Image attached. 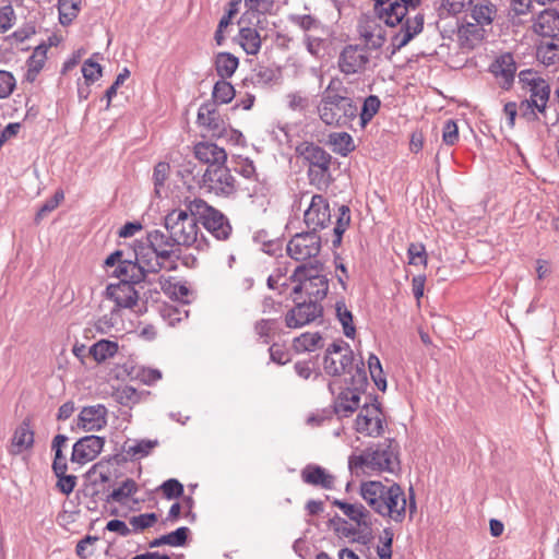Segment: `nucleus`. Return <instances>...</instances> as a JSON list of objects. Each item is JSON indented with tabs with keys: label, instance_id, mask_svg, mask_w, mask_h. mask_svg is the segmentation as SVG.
<instances>
[{
	"label": "nucleus",
	"instance_id": "1",
	"mask_svg": "<svg viewBox=\"0 0 559 559\" xmlns=\"http://www.w3.org/2000/svg\"><path fill=\"white\" fill-rule=\"evenodd\" d=\"M376 17L389 27L400 26L391 36V55L396 53L415 36L423 32L424 15L416 13L409 16V11L416 10L421 0H372Z\"/></svg>",
	"mask_w": 559,
	"mask_h": 559
},
{
	"label": "nucleus",
	"instance_id": "2",
	"mask_svg": "<svg viewBox=\"0 0 559 559\" xmlns=\"http://www.w3.org/2000/svg\"><path fill=\"white\" fill-rule=\"evenodd\" d=\"M360 496L366 503L383 518L402 523L406 516V496L402 487L392 483L386 486L381 481L369 480L360 485Z\"/></svg>",
	"mask_w": 559,
	"mask_h": 559
},
{
	"label": "nucleus",
	"instance_id": "3",
	"mask_svg": "<svg viewBox=\"0 0 559 559\" xmlns=\"http://www.w3.org/2000/svg\"><path fill=\"white\" fill-rule=\"evenodd\" d=\"M321 121L331 127H347L358 116V105L338 80H331L317 106Z\"/></svg>",
	"mask_w": 559,
	"mask_h": 559
},
{
	"label": "nucleus",
	"instance_id": "4",
	"mask_svg": "<svg viewBox=\"0 0 559 559\" xmlns=\"http://www.w3.org/2000/svg\"><path fill=\"white\" fill-rule=\"evenodd\" d=\"M365 467L377 472L400 471L397 442L394 439H386L367 448L361 454H352L348 457V468L352 473H358Z\"/></svg>",
	"mask_w": 559,
	"mask_h": 559
},
{
	"label": "nucleus",
	"instance_id": "5",
	"mask_svg": "<svg viewBox=\"0 0 559 559\" xmlns=\"http://www.w3.org/2000/svg\"><path fill=\"white\" fill-rule=\"evenodd\" d=\"M368 386L365 365L358 366L350 378L333 380L329 383L330 392L335 396L333 404L338 418L348 417L360 407V396Z\"/></svg>",
	"mask_w": 559,
	"mask_h": 559
},
{
	"label": "nucleus",
	"instance_id": "6",
	"mask_svg": "<svg viewBox=\"0 0 559 559\" xmlns=\"http://www.w3.org/2000/svg\"><path fill=\"white\" fill-rule=\"evenodd\" d=\"M164 227L171 235V241L177 247H194L197 250H205L209 247L207 240L201 235L199 237L198 215L181 209L169 212L164 217Z\"/></svg>",
	"mask_w": 559,
	"mask_h": 559
},
{
	"label": "nucleus",
	"instance_id": "7",
	"mask_svg": "<svg viewBox=\"0 0 559 559\" xmlns=\"http://www.w3.org/2000/svg\"><path fill=\"white\" fill-rule=\"evenodd\" d=\"M134 261L126 260L119 264L114 271V275L127 276L133 282H143L146 273H158L163 269L174 271L177 267V264L159 260L155 250L143 241L134 247Z\"/></svg>",
	"mask_w": 559,
	"mask_h": 559
},
{
	"label": "nucleus",
	"instance_id": "8",
	"mask_svg": "<svg viewBox=\"0 0 559 559\" xmlns=\"http://www.w3.org/2000/svg\"><path fill=\"white\" fill-rule=\"evenodd\" d=\"M296 155L308 167L309 182L319 188L328 187L332 181V156L323 147L313 142H301L295 148Z\"/></svg>",
	"mask_w": 559,
	"mask_h": 559
},
{
	"label": "nucleus",
	"instance_id": "9",
	"mask_svg": "<svg viewBox=\"0 0 559 559\" xmlns=\"http://www.w3.org/2000/svg\"><path fill=\"white\" fill-rule=\"evenodd\" d=\"M187 207L193 215H198L199 222L217 240H227L231 234L229 219L217 209L211 206L202 199H193L187 203Z\"/></svg>",
	"mask_w": 559,
	"mask_h": 559
},
{
	"label": "nucleus",
	"instance_id": "10",
	"mask_svg": "<svg viewBox=\"0 0 559 559\" xmlns=\"http://www.w3.org/2000/svg\"><path fill=\"white\" fill-rule=\"evenodd\" d=\"M372 55L358 44L343 47L337 58V68L344 75H360L372 69Z\"/></svg>",
	"mask_w": 559,
	"mask_h": 559
},
{
	"label": "nucleus",
	"instance_id": "11",
	"mask_svg": "<svg viewBox=\"0 0 559 559\" xmlns=\"http://www.w3.org/2000/svg\"><path fill=\"white\" fill-rule=\"evenodd\" d=\"M308 198H310V200L304 212V223L308 230L318 234L319 230L329 227L332 222L330 203L322 194L310 195L309 192H302L300 194V202Z\"/></svg>",
	"mask_w": 559,
	"mask_h": 559
},
{
	"label": "nucleus",
	"instance_id": "12",
	"mask_svg": "<svg viewBox=\"0 0 559 559\" xmlns=\"http://www.w3.org/2000/svg\"><path fill=\"white\" fill-rule=\"evenodd\" d=\"M200 187L206 192L229 197L236 191V179L225 164L207 166Z\"/></svg>",
	"mask_w": 559,
	"mask_h": 559
},
{
	"label": "nucleus",
	"instance_id": "13",
	"mask_svg": "<svg viewBox=\"0 0 559 559\" xmlns=\"http://www.w3.org/2000/svg\"><path fill=\"white\" fill-rule=\"evenodd\" d=\"M377 397L373 402H365L355 420V429L357 432L367 437L377 438L384 431V420L382 411Z\"/></svg>",
	"mask_w": 559,
	"mask_h": 559
},
{
	"label": "nucleus",
	"instance_id": "14",
	"mask_svg": "<svg viewBox=\"0 0 559 559\" xmlns=\"http://www.w3.org/2000/svg\"><path fill=\"white\" fill-rule=\"evenodd\" d=\"M322 238L314 231L296 234L287 243L288 255L296 261L316 258L321 250Z\"/></svg>",
	"mask_w": 559,
	"mask_h": 559
},
{
	"label": "nucleus",
	"instance_id": "15",
	"mask_svg": "<svg viewBox=\"0 0 559 559\" xmlns=\"http://www.w3.org/2000/svg\"><path fill=\"white\" fill-rule=\"evenodd\" d=\"M121 281L118 284H109L106 288V297L115 302V308L131 309L139 300V293L134 288L135 284L141 282H133L127 276H118Z\"/></svg>",
	"mask_w": 559,
	"mask_h": 559
},
{
	"label": "nucleus",
	"instance_id": "16",
	"mask_svg": "<svg viewBox=\"0 0 559 559\" xmlns=\"http://www.w3.org/2000/svg\"><path fill=\"white\" fill-rule=\"evenodd\" d=\"M105 438L88 435L80 438L72 448L71 462L84 465L95 460L103 451Z\"/></svg>",
	"mask_w": 559,
	"mask_h": 559
},
{
	"label": "nucleus",
	"instance_id": "17",
	"mask_svg": "<svg viewBox=\"0 0 559 559\" xmlns=\"http://www.w3.org/2000/svg\"><path fill=\"white\" fill-rule=\"evenodd\" d=\"M323 307L316 300L309 299L308 301L297 302L296 306L287 312L285 323L289 329L301 328L321 317Z\"/></svg>",
	"mask_w": 559,
	"mask_h": 559
},
{
	"label": "nucleus",
	"instance_id": "18",
	"mask_svg": "<svg viewBox=\"0 0 559 559\" xmlns=\"http://www.w3.org/2000/svg\"><path fill=\"white\" fill-rule=\"evenodd\" d=\"M170 238L173 237L167 231L154 229L147 233L145 242L155 250L159 260L177 264L180 250Z\"/></svg>",
	"mask_w": 559,
	"mask_h": 559
},
{
	"label": "nucleus",
	"instance_id": "19",
	"mask_svg": "<svg viewBox=\"0 0 559 559\" xmlns=\"http://www.w3.org/2000/svg\"><path fill=\"white\" fill-rule=\"evenodd\" d=\"M364 364L361 360L354 364V353L349 345L344 346V354L336 357L324 356L323 368L324 371L332 377H338L341 374H348L350 378L358 366Z\"/></svg>",
	"mask_w": 559,
	"mask_h": 559
},
{
	"label": "nucleus",
	"instance_id": "20",
	"mask_svg": "<svg viewBox=\"0 0 559 559\" xmlns=\"http://www.w3.org/2000/svg\"><path fill=\"white\" fill-rule=\"evenodd\" d=\"M358 33L364 40L362 47L370 53L378 51L384 45L385 32L376 20L367 19L358 25Z\"/></svg>",
	"mask_w": 559,
	"mask_h": 559
},
{
	"label": "nucleus",
	"instance_id": "21",
	"mask_svg": "<svg viewBox=\"0 0 559 559\" xmlns=\"http://www.w3.org/2000/svg\"><path fill=\"white\" fill-rule=\"evenodd\" d=\"M489 71L499 81L502 88L509 90L514 81L516 64L511 53H503L495 59Z\"/></svg>",
	"mask_w": 559,
	"mask_h": 559
},
{
	"label": "nucleus",
	"instance_id": "22",
	"mask_svg": "<svg viewBox=\"0 0 559 559\" xmlns=\"http://www.w3.org/2000/svg\"><path fill=\"white\" fill-rule=\"evenodd\" d=\"M106 424L107 408L102 404L83 407L78 417V426L85 431H98Z\"/></svg>",
	"mask_w": 559,
	"mask_h": 559
},
{
	"label": "nucleus",
	"instance_id": "23",
	"mask_svg": "<svg viewBox=\"0 0 559 559\" xmlns=\"http://www.w3.org/2000/svg\"><path fill=\"white\" fill-rule=\"evenodd\" d=\"M158 445L157 440H127L122 445V454H115L111 460L117 464L128 460H136L147 456Z\"/></svg>",
	"mask_w": 559,
	"mask_h": 559
},
{
	"label": "nucleus",
	"instance_id": "24",
	"mask_svg": "<svg viewBox=\"0 0 559 559\" xmlns=\"http://www.w3.org/2000/svg\"><path fill=\"white\" fill-rule=\"evenodd\" d=\"M215 103L206 102L198 110V123L207 128L214 135H221L225 130V123L222 119Z\"/></svg>",
	"mask_w": 559,
	"mask_h": 559
},
{
	"label": "nucleus",
	"instance_id": "25",
	"mask_svg": "<svg viewBox=\"0 0 559 559\" xmlns=\"http://www.w3.org/2000/svg\"><path fill=\"white\" fill-rule=\"evenodd\" d=\"M534 31L543 37L556 38L559 36V10L545 9L534 22Z\"/></svg>",
	"mask_w": 559,
	"mask_h": 559
},
{
	"label": "nucleus",
	"instance_id": "26",
	"mask_svg": "<svg viewBox=\"0 0 559 559\" xmlns=\"http://www.w3.org/2000/svg\"><path fill=\"white\" fill-rule=\"evenodd\" d=\"M485 27L478 23L466 22L457 28V39L464 49H473L485 38Z\"/></svg>",
	"mask_w": 559,
	"mask_h": 559
},
{
	"label": "nucleus",
	"instance_id": "27",
	"mask_svg": "<svg viewBox=\"0 0 559 559\" xmlns=\"http://www.w3.org/2000/svg\"><path fill=\"white\" fill-rule=\"evenodd\" d=\"M195 157L207 166L225 164L227 154L223 147L212 142H200L194 146Z\"/></svg>",
	"mask_w": 559,
	"mask_h": 559
},
{
	"label": "nucleus",
	"instance_id": "28",
	"mask_svg": "<svg viewBox=\"0 0 559 559\" xmlns=\"http://www.w3.org/2000/svg\"><path fill=\"white\" fill-rule=\"evenodd\" d=\"M312 281L304 282L302 284H297L293 288L294 294H299L305 292L310 300H316L319 302L323 298H325L329 290V280L326 275L322 276H311Z\"/></svg>",
	"mask_w": 559,
	"mask_h": 559
},
{
	"label": "nucleus",
	"instance_id": "29",
	"mask_svg": "<svg viewBox=\"0 0 559 559\" xmlns=\"http://www.w3.org/2000/svg\"><path fill=\"white\" fill-rule=\"evenodd\" d=\"M34 444V431L31 426V420L25 418L15 429L11 445L12 453L19 454L23 451L29 450Z\"/></svg>",
	"mask_w": 559,
	"mask_h": 559
},
{
	"label": "nucleus",
	"instance_id": "30",
	"mask_svg": "<svg viewBox=\"0 0 559 559\" xmlns=\"http://www.w3.org/2000/svg\"><path fill=\"white\" fill-rule=\"evenodd\" d=\"M301 478L306 484L320 486L323 489L334 487V476L319 465H307L301 472Z\"/></svg>",
	"mask_w": 559,
	"mask_h": 559
},
{
	"label": "nucleus",
	"instance_id": "31",
	"mask_svg": "<svg viewBox=\"0 0 559 559\" xmlns=\"http://www.w3.org/2000/svg\"><path fill=\"white\" fill-rule=\"evenodd\" d=\"M333 504L358 526L369 527V511L362 504L348 503L338 499H335Z\"/></svg>",
	"mask_w": 559,
	"mask_h": 559
},
{
	"label": "nucleus",
	"instance_id": "32",
	"mask_svg": "<svg viewBox=\"0 0 559 559\" xmlns=\"http://www.w3.org/2000/svg\"><path fill=\"white\" fill-rule=\"evenodd\" d=\"M471 7V17L475 23H478L484 27L492 23L497 14V8L495 4L488 0H475Z\"/></svg>",
	"mask_w": 559,
	"mask_h": 559
},
{
	"label": "nucleus",
	"instance_id": "33",
	"mask_svg": "<svg viewBox=\"0 0 559 559\" xmlns=\"http://www.w3.org/2000/svg\"><path fill=\"white\" fill-rule=\"evenodd\" d=\"M239 66V59L230 52H218L214 58V68L221 79L227 80L234 75Z\"/></svg>",
	"mask_w": 559,
	"mask_h": 559
},
{
	"label": "nucleus",
	"instance_id": "34",
	"mask_svg": "<svg viewBox=\"0 0 559 559\" xmlns=\"http://www.w3.org/2000/svg\"><path fill=\"white\" fill-rule=\"evenodd\" d=\"M530 96L539 102L538 112L545 115L550 97V85L543 78H533L528 81Z\"/></svg>",
	"mask_w": 559,
	"mask_h": 559
},
{
	"label": "nucleus",
	"instance_id": "35",
	"mask_svg": "<svg viewBox=\"0 0 559 559\" xmlns=\"http://www.w3.org/2000/svg\"><path fill=\"white\" fill-rule=\"evenodd\" d=\"M189 534L190 528L187 526H181L175 530L174 532L154 538L153 540L150 542L148 547L156 548L163 545H168L171 547H181L186 545Z\"/></svg>",
	"mask_w": 559,
	"mask_h": 559
},
{
	"label": "nucleus",
	"instance_id": "36",
	"mask_svg": "<svg viewBox=\"0 0 559 559\" xmlns=\"http://www.w3.org/2000/svg\"><path fill=\"white\" fill-rule=\"evenodd\" d=\"M237 39L248 55L254 56L261 49V36L255 28L240 27Z\"/></svg>",
	"mask_w": 559,
	"mask_h": 559
},
{
	"label": "nucleus",
	"instance_id": "37",
	"mask_svg": "<svg viewBox=\"0 0 559 559\" xmlns=\"http://www.w3.org/2000/svg\"><path fill=\"white\" fill-rule=\"evenodd\" d=\"M293 346L297 353L314 352L323 347V338L319 332H306L294 340Z\"/></svg>",
	"mask_w": 559,
	"mask_h": 559
},
{
	"label": "nucleus",
	"instance_id": "38",
	"mask_svg": "<svg viewBox=\"0 0 559 559\" xmlns=\"http://www.w3.org/2000/svg\"><path fill=\"white\" fill-rule=\"evenodd\" d=\"M118 349L119 346L117 342L100 340L90 347L88 353L97 362H104L108 358L114 357L118 353Z\"/></svg>",
	"mask_w": 559,
	"mask_h": 559
},
{
	"label": "nucleus",
	"instance_id": "39",
	"mask_svg": "<svg viewBox=\"0 0 559 559\" xmlns=\"http://www.w3.org/2000/svg\"><path fill=\"white\" fill-rule=\"evenodd\" d=\"M332 151L341 156H347L355 150L353 138L347 132H333L329 135Z\"/></svg>",
	"mask_w": 559,
	"mask_h": 559
},
{
	"label": "nucleus",
	"instance_id": "40",
	"mask_svg": "<svg viewBox=\"0 0 559 559\" xmlns=\"http://www.w3.org/2000/svg\"><path fill=\"white\" fill-rule=\"evenodd\" d=\"M350 224V210L347 205H341L338 207L336 222L333 227V239L332 245L337 248L342 243L343 234L349 227Z\"/></svg>",
	"mask_w": 559,
	"mask_h": 559
},
{
	"label": "nucleus",
	"instance_id": "41",
	"mask_svg": "<svg viewBox=\"0 0 559 559\" xmlns=\"http://www.w3.org/2000/svg\"><path fill=\"white\" fill-rule=\"evenodd\" d=\"M235 97V88L227 80H218L212 91V102L217 105L228 104Z\"/></svg>",
	"mask_w": 559,
	"mask_h": 559
},
{
	"label": "nucleus",
	"instance_id": "42",
	"mask_svg": "<svg viewBox=\"0 0 559 559\" xmlns=\"http://www.w3.org/2000/svg\"><path fill=\"white\" fill-rule=\"evenodd\" d=\"M322 263L318 260L310 262L309 264H301L297 266L292 275L294 282L302 284L304 282L312 281L311 276H322Z\"/></svg>",
	"mask_w": 559,
	"mask_h": 559
},
{
	"label": "nucleus",
	"instance_id": "43",
	"mask_svg": "<svg viewBox=\"0 0 559 559\" xmlns=\"http://www.w3.org/2000/svg\"><path fill=\"white\" fill-rule=\"evenodd\" d=\"M336 318L343 326L345 336L354 337L356 333L355 325L353 323V313L347 309L344 299L337 300L335 304Z\"/></svg>",
	"mask_w": 559,
	"mask_h": 559
},
{
	"label": "nucleus",
	"instance_id": "44",
	"mask_svg": "<svg viewBox=\"0 0 559 559\" xmlns=\"http://www.w3.org/2000/svg\"><path fill=\"white\" fill-rule=\"evenodd\" d=\"M381 106V100L377 95H369L365 98L361 110L358 114L359 122L365 128L378 114Z\"/></svg>",
	"mask_w": 559,
	"mask_h": 559
},
{
	"label": "nucleus",
	"instance_id": "45",
	"mask_svg": "<svg viewBox=\"0 0 559 559\" xmlns=\"http://www.w3.org/2000/svg\"><path fill=\"white\" fill-rule=\"evenodd\" d=\"M138 491V485L136 483L131 479L127 478L122 481V484L114 489L107 497V502H119L122 503L124 500L130 498L132 495H134Z\"/></svg>",
	"mask_w": 559,
	"mask_h": 559
},
{
	"label": "nucleus",
	"instance_id": "46",
	"mask_svg": "<svg viewBox=\"0 0 559 559\" xmlns=\"http://www.w3.org/2000/svg\"><path fill=\"white\" fill-rule=\"evenodd\" d=\"M290 22L293 24H295L296 26L300 27L307 34H310V32H320V31L323 33L322 23L318 19H316L314 16H312L310 14L292 15Z\"/></svg>",
	"mask_w": 559,
	"mask_h": 559
},
{
	"label": "nucleus",
	"instance_id": "47",
	"mask_svg": "<svg viewBox=\"0 0 559 559\" xmlns=\"http://www.w3.org/2000/svg\"><path fill=\"white\" fill-rule=\"evenodd\" d=\"M81 0H71L70 12H67L69 0H58L59 21L63 26L72 23L80 11Z\"/></svg>",
	"mask_w": 559,
	"mask_h": 559
},
{
	"label": "nucleus",
	"instance_id": "48",
	"mask_svg": "<svg viewBox=\"0 0 559 559\" xmlns=\"http://www.w3.org/2000/svg\"><path fill=\"white\" fill-rule=\"evenodd\" d=\"M119 317L118 308H112L109 313L102 316L94 322V330L99 334H109L116 326Z\"/></svg>",
	"mask_w": 559,
	"mask_h": 559
},
{
	"label": "nucleus",
	"instance_id": "49",
	"mask_svg": "<svg viewBox=\"0 0 559 559\" xmlns=\"http://www.w3.org/2000/svg\"><path fill=\"white\" fill-rule=\"evenodd\" d=\"M368 368H369L370 376H371L374 384L377 385V388L380 391H385L386 380L383 374L380 359L374 354H370V356L368 358Z\"/></svg>",
	"mask_w": 559,
	"mask_h": 559
},
{
	"label": "nucleus",
	"instance_id": "50",
	"mask_svg": "<svg viewBox=\"0 0 559 559\" xmlns=\"http://www.w3.org/2000/svg\"><path fill=\"white\" fill-rule=\"evenodd\" d=\"M393 538V530L391 527H384L379 537L382 545L377 547V555L379 559H392Z\"/></svg>",
	"mask_w": 559,
	"mask_h": 559
},
{
	"label": "nucleus",
	"instance_id": "51",
	"mask_svg": "<svg viewBox=\"0 0 559 559\" xmlns=\"http://www.w3.org/2000/svg\"><path fill=\"white\" fill-rule=\"evenodd\" d=\"M277 321L275 319H261L254 324L255 334L263 340L264 344H269L271 335L276 330Z\"/></svg>",
	"mask_w": 559,
	"mask_h": 559
},
{
	"label": "nucleus",
	"instance_id": "52",
	"mask_svg": "<svg viewBox=\"0 0 559 559\" xmlns=\"http://www.w3.org/2000/svg\"><path fill=\"white\" fill-rule=\"evenodd\" d=\"M407 257L412 265H427V252L421 242H412L407 249Z\"/></svg>",
	"mask_w": 559,
	"mask_h": 559
},
{
	"label": "nucleus",
	"instance_id": "53",
	"mask_svg": "<svg viewBox=\"0 0 559 559\" xmlns=\"http://www.w3.org/2000/svg\"><path fill=\"white\" fill-rule=\"evenodd\" d=\"M159 489L166 499H176L183 495V485L176 478L165 480Z\"/></svg>",
	"mask_w": 559,
	"mask_h": 559
},
{
	"label": "nucleus",
	"instance_id": "54",
	"mask_svg": "<svg viewBox=\"0 0 559 559\" xmlns=\"http://www.w3.org/2000/svg\"><path fill=\"white\" fill-rule=\"evenodd\" d=\"M156 521L157 515L155 513H142L131 516L129 523L133 532H139L153 526Z\"/></svg>",
	"mask_w": 559,
	"mask_h": 559
},
{
	"label": "nucleus",
	"instance_id": "55",
	"mask_svg": "<svg viewBox=\"0 0 559 559\" xmlns=\"http://www.w3.org/2000/svg\"><path fill=\"white\" fill-rule=\"evenodd\" d=\"M82 73L85 82L92 84L102 76V67L92 59H87L82 66Z\"/></svg>",
	"mask_w": 559,
	"mask_h": 559
},
{
	"label": "nucleus",
	"instance_id": "56",
	"mask_svg": "<svg viewBox=\"0 0 559 559\" xmlns=\"http://www.w3.org/2000/svg\"><path fill=\"white\" fill-rule=\"evenodd\" d=\"M442 141L447 145H454L459 141V128L453 119L445 120L442 128Z\"/></svg>",
	"mask_w": 559,
	"mask_h": 559
},
{
	"label": "nucleus",
	"instance_id": "57",
	"mask_svg": "<svg viewBox=\"0 0 559 559\" xmlns=\"http://www.w3.org/2000/svg\"><path fill=\"white\" fill-rule=\"evenodd\" d=\"M539 102L530 96L528 99L522 100L520 104L521 116L527 121L537 120L536 111H538Z\"/></svg>",
	"mask_w": 559,
	"mask_h": 559
},
{
	"label": "nucleus",
	"instance_id": "58",
	"mask_svg": "<svg viewBox=\"0 0 559 559\" xmlns=\"http://www.w3.org/2000/svg\"><path fill=\"white\" fill-rule=\"evenodd\" d=\"M475 0H442L441 7L450 14H459L465 11Z\"/></svg>",
	"mask_w": 559,
	"mask_h": 559
},
{
	"label": "nucleus",
	"instance_id": "59",
	"mask_svg": "<svg viewBox=\"0 0 559 559\" xmlns=\"http://www.w3.org/2000/svg\"><path fill=\"white\" fill-rule=\"evenodd\" d=\"M304 41H305L307 51L310 55H312L314 57L320 56V53L323 50V43H324V40L321 36L314 35V34H306L304 37Z\"/></svg>",
	"mask_w": 559,
	"mask_h": 559
},
{
	"label": "nucleus",
	"instance_id": "60",
	"mask_svg": "<svg viewBox=\"0 0 559 559\" xmlns=\"http://www.w3.org/2000/svg\"><path fill=\"white\" fill-rule=\"evenodd\" d=\"M334 415H336V412H335V406L333 405L332 408H323V409H320V411L311 414L308 417L307 423L312 426H321L326 420H331Z\"/></svg>",
	"mask_w": 559,
	"mask_h": 559
},
{
	"label": "nucleus",
	"instance_id": "61",
	"mask_svg": "<svg viewBox=\"0 0 559 559\" xmlns=\"http://www.w3.org/2000/svg\"><path fill=\"white\" fill-rule=\"evenodd\" d=\"M15 87V79L8 71H0V98H7Z\"/></svg>",
	"mask_w": 559,
	"mask_h": 559
},
{
	"label": "nucleus",
	"instance_id": "62",
	"mask_svg": "<svg viewBox=\"0 0 559 559\" xmlns=\"http://www.w3.org/2000/svg\"><path fill=\"white\" fill-rule=\"evenodd\" d=\"M56 477L58 478L56 487L60 492L68 496L74 490L78 479L76 476L67 475V473H64L63 475H58Z\"/></svg>",
	"mask_w": 559,
	"mask_h": 559
},
{
	"label": "nucleus",
	"instance_id": "63",
	"mask_svg": "<svg viewBox=\"0 0 559 559\" xmlns=\"http://www.w3.org/2000/svg\"><path fill=\"white\" fill-rule=\"evenodd\" d=\"M130 76V71L124 68L116 78L115 82L107 88L105 97L107 99V107H109L111 99L117 95L118 87Z\"/></svg>",
	"mask_w": 559,
	"mask_h": 559
},
{
	"label": "nucleus",
	"instance_id": "64",
	"mask_svg": "<svg viewBox=\"0 0 559 559\" xmlns=\"http://www.w3.org/2000/svg\"><path fill=\"white\" fill-rule=\"evenodd\" d=\"M169 169V164L165 162H160L154 167L153 180L156 190L158 187L164 186L166 179L168 178Z\"/></svg>",
	"mask_w": 559,
	"mask_h": 559
}]
</instances>
